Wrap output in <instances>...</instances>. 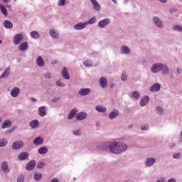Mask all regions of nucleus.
Returning a JSON list of instances; mask_svg holds the SVG:
<instances>
[{"instance_id":"nucleus-1","label":"nucleus","mask_w":182,"mask_h":182,"mask_svg":"<svg viewBox=\"0 0 182 182\" xmlns=\"http://www.w3.org/2000/svg\"><path fill=\"white\" fill-rule=\"evenodd\" d=\"M105 149H109L112 153H122V151H125L127 149V146L125 144L122 142H107L102 144V150Z\"/></svg>"},{"instance_id":"nucleus-2","label":"nucleus","mask_w":182,"mask_h":182,"mask_svg":"<svg viewBox=\"0 0 182 182\" xmlns=\"http://www.w3.org/2000/svg\"><path fill=\"white\" fill-rule=\"evenodd\" d=\"M22 39H23V34H16L14 37V45H19L21 42H22Z\"/></svg>"},{"instance_id":"nucleus-3","label":"nucleus","mask_w":182,"mask_h":182,"mask_svg":"<svg viewBox=\"0 0 182 182\" xmlns=\"http://www.w3.org/2000/svg\"><path fill=\"white\" fill-rule=\"evenodd\" d=\"M163 65L161 64H154L151 68V72L153 73H157V72H160Z\"/></svg>"},{"instance_id":"nucleus-4","label":"nucleus","mask_w":182,"mask_h":182,"mask_svg":"<svg viewBox=\"0 0 182 182\" xmlns=\"http://www.w3.org/2000/svg\"><path fill=\"white\" fill-rule=\"evenodd\" d=\"M109 23L110 20L109 18H105L99 21L98 26H100V28H105L107 25H109Z\"/></svg>"},{"instance_id":"nucleus-5","label":"nucleus","mask_w":182,"mask_h":182,"mask_svg":"<svg viewBox=\"0 0 182 182\" xmlns=\"http://www.w3.org/2000/svg\"><path fill=\"white\" fill-rule=\"evenodd\" d=\"M87 25V22L85 23H79L74 26V28H75L77 31H80L82 29H84V28H86V26Z\"/></svg>"},{"instance_id":"nucleus-6","label":"nucleus","mask_w":182,"mask_h":182,"mask_svg":"<svg viewBox=\"0 0 182 182\" xmlns=\"http://www.w3.org/2000/svg\"><path fill=\"white\" fill-rule=\"evenodd\" d=\"M61 75L64 79L69 80L70 76L69 75V73H68V69L66 68H63L62 70Z\"/></svg>"},{"instance_id":"nucleus-7","label":"nucleus","mask_w":182,"mask_h":182,"mask_svg":"<svg viewBox=\"0 0 182 182\" xmlns=\"http://www.w3.org/2000/svg\"><path fill=\"white\" fill-rule=\"evenodd\" d=\"M90 1L92 2L93 9L95 11H100V4H99V2H97L96 0H90Z\"/></svg>"},{"instance_id":"nucleus-8","label":"nucleus","mask_w":182,"mask_h":182,"mask_svg":"<svg viewBox=\"0 0 182 182\" xmlns=\"http://www.w3.org/2000/svg\"><path fill=\"white\" fill-rule=\"evenodd\" d=\"M23 146V142L22 141H16L14 142L12 145V147L14 150H18V149H21Z\"/></svg>"},{"instance_id":"nucleus-9","label":"nucleus","mask_w":182,"mask_h":182,"mask_svg":"<svg viewBox=\"0 0 182 182\" xmlns=\"http://www.w3.org/2000/svg\"><path fill=\"white\" fill-rule=\"evenodd\" d=\"M87 117V114L85 112H80L77 114L76 119L77 120H85Z\"/></svg>"},{"instance_id":"nucleus-10","label":"nucleus","mask_w":182,"mask_h":182,"mask_svg":"<svg viewBox=\"0 0 182 182\" xmlns=\"http://www.w3.org/2000/svg\"><path fill=\"white\" fill-rule=\"evenodd\" d=\"M100 85L101 87L104 88L107 87V80L102 77L100 79Z\"/></svg>"},{"instance_id":"nucleus-11","label":"nucleus","mask_w":182,"mask_h":182,"mask_svg":"<svg viewBox=\"0 0 182 182\" xmlns=\"http://www.w3.org/2000/svg\"><path fill=\"white\" fill-rule=\"evenodd\" d=\"M89 93H90V89L89 88L80 89L79 90L80 96H86V95H89Z\"/></svg>"},{"instance_id":"nucleus-12","label":"nucleus","mask_w":182,"mask_h":182,"mask_svg":"<svg viewBox=\"0 0 182 182\" xmlns=\"http://www.w3.org/2000/svg\"><path fill=\"white\" fill-rule=\"evenodd\" d=\"M35 166H36V161H31L28 162V164L26 166V169L27 170H33L35 168Z\"/></svg>"},{"instance_id":"nucleus-13","label":"nucleus","mask_w":182,"mask_h":182,"mask_svg":"<svg viewBox=\"0 0 182 182\" xmlns=\"http://www.w3.org/2000/svg\"><path fill=\"white\" fill-rule=\"evenodd\" d=\"M160 87H161V85H160V84L155 83L150 87V90L151 92H159V90H160Z\"/></svg>"},{"instance_id":"nucleus-14","label":"nucleus","mask_w":182,"mask_h":182,"mask_svg":"<svg viewBox=\"0 0 182 182\" xmlns=\"http://www.w3.org/2000/svg\"><path fill=\"white\" fill-rule=\"evenodd\" d=\"M38 114L41 117H44V116H46V108L45 107H41L38 109Z\"/></svg>"},{"instance_id":"nucleus-15","label":"nucleus","mask_w":182,"mask_h":182,"mask_svg":"<svg viewBox=\"0 0 182 182\" xmlns=\"http://www.w3.org/2000/svg\"><path fill=\"white\" fill-rule=\"evenodd\" d=\"M36 64L41 68L45 66V61H43V58H42L41 56H38L36 60Z\"/></svg>"},{"instance_id":"nucleus-16","label":"nucleus","mask_w":182,"mask_h":182,"mask_svg":"<svg viewBox=\"0 0 182 182\" xmlns=\"http://www.w3.org/2000/svg\"><path fill=\"white\" fill-rule=\"evenodd\" d=\"M119 116V111L114 109L112 112L109 113V119H116Z\"/></svg>"},{"instance_id":"nucleus-17","label":"nucleus","mask_w":182,"mask_h":182,"mask_svg":"<svg viewBox=\"0 0 182 182\" xmlns=\"http://www.w3.org/2000/svg\"><path fill=\"white\" fill-rule=\"evenodd\" d=\"M33 143L36 144V146H40L41 144H43V139L38 136L33 140Z\"/></svg>"},{"instance_id":"nucleus-18","label":"nucleus","mask_w":182,"mask_h":182,"mask_svg":"<svg viewBox=\"0 0 182 182\" xmlns=\"http://www.w3.org/2000/svg\"><path fill=\"white\" fill-rule=\"evenodd\" d=\"M19 93V88L15 87L13 90L11 91V95L12 97H16L18 96V94Z\"/></svg>"},{"instance_id":"nucleus-19","label":"nucleus","mask_w":182,"mask_h":182,"mask_svg":"<svg viewBox=\"0 0 182 182\" xmlns=\"http://www.w3.org/2000/svg\"><path fill=\"white\" fill-rule=\"evenodd\" d=\"M154 163H156V159H154V158H149L146 161V164L148 167L153 166Z\"/></svg>"},{"instance_id":"nucleus-20","label":"nucleus","mask_w":182,"mask_h":182,"mask_svg":"<svg viewBox=\"0 0 182 182\" xmlns=\"http://www.w3.org/2000/svg\"><path fill=\"white\" fill-rule=\"evenodd\" d=\"M149 103V96L144 97L140 101V106H146Z\"/></svg>"},{"instance_id":"nucleus-21","label":"nucleus","mask_w":182,"mask_h":182,"mask_svg":"<svg viewBox=\"0 0 182 182\" xmlns=\"http://www.w3.org/2000/svg\"><path fill=\"white\" fill-rule=\"evenodd\" d=\"M1 168L4 173H9V168H8V163L6 161L2 163Z\"/></svg>"},{"instance_id":"nucleus-22","label":"nucleus","mask_w":182,"mask_h":182,"mask_svg":"<svg viewBox=\"0 0 182 182\" xmlns=\"http://www.w3.org/2000/svg\"><path fill=\"white\" fill-rule=\"evenodd\" d=\"M28 156H29V154H28V152H22L19 154L18 159L19 160H26Z\"/></svg>"},{"instance_id":"nucleus-23","label":"nucleus","mask_w":182,"mask_h":182,"mask_svg":"<svg viewBox=\"0 0 182 182\" xmlns=\"http://www.w3.org/2000/svg\"><path fill=\"white\" fill-rule=\"evenodd\" d=\"M154 22L155 25L158 26V28H161V26H163V23H161V21H160V19L157 17L154 18Z\"/></svg>"},{"instance_id":"nucleus-24","label":"nucleus","mask_w":182,"mask_h":182,"mask_svg":"<svg viewBox=\"0 0 182 182\" xmlns=\"http://www.w3.org/2000/svg\"><path fill=\"white\" fill-rule=\"evenodd\" d=\"M4 27L11 29L13 28L14 24L10 21L6 20L4 23Z\"/></svg>"},{"instance_id":"nucleus-25","label":"nucleus","mask_w":182,"mask_h":182,"mask_svg":"<svg viewBox=\"0 0 182 182\" xmlns=\"http://www.w3.org/2000/svg\"><path fill=\"white\" fill-rule=\"evenodd\" d=\"M50 36H52V38H54L55 39L59 38V34L58 33V32H56V31L55 29H51L50 31Z\"/></svg>"},{"instance_id":"nucleus-26","label":"nucleus","mask_w":182,"mask_h":182,"mask_svg":"<svg viewBox=\"0 0 182 182\" xmlns=\"http://www.w3.org/2000/svg\"><path fill=\"white\" fill-rule=\"evenodd\" d=\"M28 46L27 42L22 43L19 46V50H26V49H28Z\"/></svg>"},{"instance_id":"nucleus-27","label":"nucleus","mask_w":182,"mask_h":182,"mask_svg":"<svg viewBox=\"0 0 182 182\" xmlns=\"http://www.w3.org/2000/svg\"><path fill=\"white\" fill-rule=\"evenodd\" d=\"M0 9H1L2 14L5 16H8V11L6 10V7H5V6L0 4Z\"/></svg>"},{"instance_id":"nucleus-28","label":"nucleus","mask_w":182,"mask_h":182,"mask_svg":"<svg viewBox=\"0 0 182 182\" xmlns=\"http://www.w3.org/2000/svg\"><path fill=\"white\" fill-rule=\"evenodd\" d=\"M77 112V109H73L70 111V114H68V119H73V117H75V114H76Z\"/></svg>"},{"instance_id":"nucleus-29","label":"nucleus","mask_w":182,"mask_h":182,"mask_svg":"<svg viewBox=\"0 0 182 182\" xmlns=\"http://www.w3.org/2000/svg\"><path fill=\"white\" fill-rule=\"evenodd\" d=\"M30 126L33 129H36L39 126V122L38 120H33L30 123Z\"/></svg>"},{"instance_id":"nucleus-30","label":"nucleus","mask_w":182,"mask_h":182,"mask_svg":"<svg viewBox=\"0 0 182 182\" xmlns=\"http://www.w3.org/2000/svg\"><path fill=\"white\" fill-rule=\"evenodd\" d=\"M2 129H6L8 127H11V121L6 120L1 125Z\"/></svg>"},{"instance_id":"nucleus-31","label":"nucleus","mask_w":182,"mask_h":182,"mask_svg":"<svg viewBox=\"0 0 182 182\" xmlns=\"http://www.w3.org/2000/svg\"><path fill=\"white\" fill-rule=\"evenodd\" d=\"M38 153L40 154H46V153H48V148L46 146L41 147L38 149Z\"/></svg>"},{"instance_id":"nucleus-32","label":"nucleus","mask_w":182,"mask_h":182,"mask_svg":"<svg viewBox=\"0 0 182 182\" xmlns=\"http://www.w3.org/2000/svg\"><path fill=\"white\" fill-rule=\"evenodd\" d=\"M31 36L33 39H39L40 36H39V33H38L37 31H31Z\"/></svg>"},{"instance_id":"nucleus-33","label":"nucleus","mask_w":182,"mask_h":182,"mask_svg":"<svg viewBox=\"0 0 182 182\" xmlns=\"http://www.w3.org/2000/svg\"><path fill=\"white\" fill-rule=\"evenodd\" d=\"M122 53L129 55L130 53V49L126 46L122 47Z\"/></svg>"},{"instance_id":"nucleus-34","label":"nucleus","mask_w":182,"mask_h":182,"mask_svg":"<svg viewBox=\"0 0 182 182\" xmlns=\"http://www.w3.org/2000/svg\"><path fill=\"white\" fill-rule=\"evenodd\" d=\"M9 76V70H6L4 73L1 74L0 79H4V77H8Z\"/></svg>"},{"instance_id":"nucleus-35","label":"nucleus","mask_w":182,"mask_h":182,"mask_svg":"<svg viewBox=\"0 0 182 182\" xmlns=\"http://www.w3.org/2000/svg\"><path fill=\"white\" fill-rule=\"evenodd\" d=\"M42 178V173H36L34 174V179L36 180V181H39Z\"/></svg>"},{"instance_id":"nucleus-36","label":"nucleus","mask_w":182,"mask_h":182,"mask_svg":"<svg viewBox=\"0 0 182 182\" xmlns=\"http://www.w3.org/2000/svg\"><path fill=\"white\" fill-rule=\"evenodd\" d=\"M161 70L164 75H167V73H168V68H167V66L162 65Z\"/></svg>"},{"instance_id":"nucleus-37","label":"nucleus","mask_w":182,"mask_h":182,"mask_svg":"<svg viewBox=\"0 0 182 182\" xmlns=\"http://www.w3.org/2000/svg\"><path fill=\"white\" fill-rule=\"evenodd\" d=\"M96 22V17H92L90 18L87 22V25H93V23H95Z\"/></svg>"},{"instance_id":"nucleus-38","label":"nucleus","mask_w":182,"mask_h":182,"mask_svg":"<svg viewBox=\"0 0 182 182\" xmlns=\"http://www.w3.org/2000/svg\"><path fill=\"white\" fill-rule=\"evenodd\" d=\"M95 109L97 110V112H103L106 111V108L101 106H97Z\"/></svg>"},{"instance_id":"nucleus-39","label":"nucleus","mask_w":182,"mask_h":182,"mask_svg":"<svg viewBox=\"0 0 182 182\" xmlns=\"http://www.w3.org/2000/svg\"><path fill=\"white\" fill-rule=\"evenodd\" d=\"M8 141L5 139H0V147H5V145L7 144Z\"/></svg>"},{"instance_id":"nucleus-40","label":"nucleus","mask_w":182,"mask_h":182,"mask_svg":"<svg viewBox=\"0 0 182 182\" xmlns=\"http://www.w3.org/2000/svg\"><path fill=\"white\" fill-rule=\"evenodd\" d=\"M84 66H86L87 68H89L92 66V61L90 60H86L83 63Z\"/></svg>"},{"instance_id":"nucleus-41","label":"nucleus","mask_w":182,"mask_h":182,"mask_svg":"<svg viewBox=\"0 0 182 182\" xmlns=\"http://www.w3.org/2000/svg\"><path fill=\"white\" fill-rule=\"evenodd\" d=\"M173 31H179L180 32L182 31V26L176 25L173 27Z\"/></svg>"},{"instance_id":"nucleus-42","label":"nucleus","mask_w":182,"mask_h":182,"mask_svg":"<svg viewBox=\"0 0 182 182\" xmlns=\"http://www.w3.org/2000/svg\"><path fill=\"white\" fill-rule=\"evenodd\" d=\"M156 112L159 114H163V108L161 107H157Z\"/></svg>"},{"instance_id":"nucleus-43","label":"nucleus","mask_w":182,"mask_h":182,"mask_svg":"<svg viewBox=\"0 0 182 182\" xmlns=\"http://www.w3.org/2000/svg\"><path fill=\"white\" fill-rule=\"evenodd\" d=\"M133 97L137 100L140 97V95L136 91H135L133 92Z\"/></svg>"},{"instance_id":"nucleus-44","label":"nucleus","mask_w":182,"mask_h":182,"mask_svg":"<svg viewBox=\"0 0 182 182\" xmlns=\"http://www.w3.org/2000/svg\"><path fill=\"white\" fill-rule=\"evenodd\" d=\"M25 179V177L23 176V175H21L18 179H17V182H23Z\"/></svg>"},{"instance_id":"nucleus-45","label":"nucleus","mask_w":182,"mask_h":182,"mask_svg":"<svg viewBox=\"0 0 182 182\" xmlns=\"http://www.w3.org/2000/svg\"><path fill=\"white\" fill-rule=\"evenodd\" d=\"M65 4H66V1L65 0H59L58 6H63Z\"/></svg>"},{"instance_id":"nucleus-46","label":"nucleus","mask_w":182,"mask_h":182,"mask_svg":"<svg viewBox=\"0 0 182 182\" xmlns=\"http://www.w3.org/2000/svg\"><path fill=\"white\" fill-rule=\"evenodd\" d=\"M44 166H45V163L43 162H40L37 164V168H42Z\"/></svg>"},{"instance_id":"nucleus-47","label":"nucleus","mask_w":182,"mask_h":182,"mask_svg":"<svg viewBox=\"0 0 182 182\" xmlns=\"http://www.w3.org/2000/svg\"><path fill=\"white\" fill-rule=\"evenodd\" d=\"M56 85L57 86H60L61 87H63V86H65V84L62 83V81L60 80L57 81Z\"/></svg>"},{"instance_id":"nucleus-48","label":"nucleus","mask_w":182,"mask_h":182,"mask_svg":"<svg viewBox=\"0 0 182 182\" xmlns=\"http://www.w3.org/2000/svg\"><path fill=\"white\" fill-rule=\"evenodd\" d=\"M75 136H80V130H75L73 132Z\"/></svg>"},{"instance_id":"nucleus-49","label":"nucleus","mask_w":182,"mask_h":182,"mask_svg":"<svg viewBox=\"0 0 182 182\" xmlns=\"http://www.w3.org/2000/svg\"><path fill=\"white\" fill-rule=\"evenodd\" d=\"M141 130H149V125L142 126Z\"/></svg>"},{"instance_id":"nucleus-50","label":"nucleus","mask_w":182,"mask_h":182,"mask_svg":"<svg viewBox=\"0 0 182 182\" xmlns=\"http://www.w3.org/2000/svg\"><path fill=\"white\" fill-rule=\"evenodd\" d=\"M121 79L122 80H126L127 79V76L124 74H122V75L121 76Z\"/></svg>"},{"instance_id":"nucleus-51","label":"nucleus","mask_w":182,"mask_h":182,"mask_svg":"<svg viewBox=\"0 0 182 182\" xmlns=\"http://www.w3.org/2000/svg\"><path fill=\"white\" fill-rule=\"evenodd\" d=\"M50 77H51L50 73L45 74V78L46 79H50Z\"/></svg>"},{"instance_id":"nucleus-52","label":"nucleus","mask_w":182,"mask_h":182,"mask_svg":"<svg viewBox=\"0 0 182 182\" xmlns=\"http://www.w3.org/2000/svg\"><path fill=\"white\" fill-rule=\"evenodd\" d=\"M173 156V159H178L180 157V154H174Z\"/></svg>"},{"instance_id":"nucleus-53","label":"nucleus","mask_w":182,"mask_h":182,"mask_svg":"<svg viewBox=\"0 0 182 182\" xmlns=\"http://www.w3.org/2000/svg\"><path fill=\"white\" fill-rule=\"evenodd\" d=\"M50 182H59V181L58 180V178H54L50 181Z\"/></svg>"},{"instance_id":"nucleus-54","label":"nucleus","mask_w":182,"mask_h":182,"mask_svg":"<svg viewBox=\"0 0 182 182\" xmlns=\"http://www.w3.org/2000/svg\"><path fill=\"white\" fill-rule=\"evenodd\" d=\"M156 182H164V178H161V179H159L156 181Z\"/></svg>"},{"instance_id":"nucleus-55","label":"nucleus","mask_w":182,"mask_h":182,"mask_svg":"<svg viewBox=\"0 0 182 182\" xmlns=\"http://www.w3.org/2000/svg\"><path fill=\"white\" fill-rule=\"evenodd\" d=\"M168 182H176V180L171 178L168 180Z\"/></svg>"},{"instance_id":"nucleus-56","label":"nucleus","mask_w":182,"mask_h":182,"mask_svg":"<svg viewBox=\"0 0 182 182\" xmlns=\"http://www.w3.org/2000/svg\"><path fill=\"white\" fill-rule=\"evenodd\" d=\"M159 1H160V2H162L163 4L167 2V0H159Z\"/></svg>"},{"instance_id":"nucleus-57","label":"nucleus","mask_w":182,"mask_h":182,"mask_svg":"<svg viewBox=\"0 0 182 182\" xmlns=\"http://www.w3.org/2000/svg\"><path fill=\"white\" fill-rule=\"evenodd\" d=\"M3 2H4L5 4H8V2H9V0H3Z\"/></svg>"},{"instance_id":"nucleus-58","label":"nucleus","mask_w":182,"mask_h":182,"mask_svg":"<svg viewBox=\"0 0 182 182\" xmlns=\"http://www.w3.org/2000/svg\"><path fill=\"white\" fill-rule=\"evenodd\" d=\"M31 100H32V102H36V99H35V98H31Z\"/></svg>"},{"instance_id":"nucleus-59","label":"nucleus","mask_w":182,"mask_h":182,"mask_svg":"<svg viewBox=\"0 0 182 182\" xmlns=\"http://www.w3.org/2000/svg\"><path fill=\"white\" fill-rule=\"evenodd\" d=\"M110 87H111V89L113 88V87H114V85H110Z\"/></svg>"},{"instance_id":"nucleus-60","label":"nucleus","mask_w":182,"mask_h":182,"mask_svg":"<svg viewBox=\"0 0 182 182\" xmlns=\"http://www.w3.org/2000/svg\"><path fill=\"white\" fill-rule=\"evenodd\" d=\"M178 73H180V69H177Z\"/></svg>"},{"instance_id":"nucleus-61","label":"nucleus","mask_w":182,"mask_h":182,"mask_svg":"<svg viewBox=\"0 0 182 182\" xmlns=\"http://www.w3.org/2000/svg\"><path fill=\"white\" fill-rule=\"evenodd\" d=\"M1 43H2V41L0 40V45H1Z\"/></svg>"},{"instance_id":"nucleus-62","label":"nucleus","mask_w":182,"mask_h":182,"mask_svg":"<svg viewBox=\"0 0 182 182\" xmlns=\"http://www.w3.org/2000/svg\"><path fill=\"white\" fill-rule=\"evenodd\" d=\"M113 1V2H116V0H112Z\"/></svg>"},{"instance_id":"nucleus-63","label":"nucleus","mask_w":182,"mask_h":182,"mask_svg":"<svg viewBox=\"0 0 182 182\" xmlns=\"http://www.w3.org/2000/svg\"><path fill=\"white\" fill-rule=\"evenodd\" d=\"M0 122H1V119H0Z\"/></svg>"}]
</instances>
